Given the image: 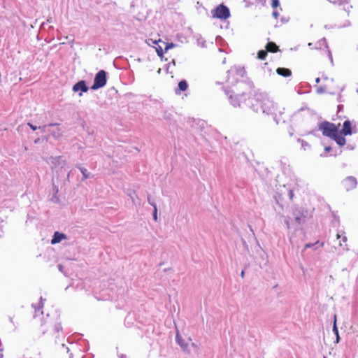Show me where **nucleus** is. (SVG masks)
Listing matches in <instances>:
<instances>
[{
  "label": "nucleus",
  "mask_w": 358,
  "mask_h": 358,
  "mask_svg": "<svg viewBox=\"0 0 358 358\" xmlns=\"http://www.w3.org/2000/svg\"><path fill=\"white\" fill-rule=\"evenodd\" d=\"M319 241H316L315 243H307L304 245V249L312 248L315 244H317Z\"/></svg>",
  "instance_id": "25"
},
{
  "label": "nucleus",
  "mask_w": 358,
  "mask_h": 358,
  "mask_svg": "<svg viewBox=\"0 0 358 358\" xmlns=\"http://www.w3.org/2000/svg\"><path fill=\"white\" fill-rule=\"evenodd\" d=\"M27 125H28V126H29V127H30L33 131H36V130L38 129V127H37L36 126H35V125L32 124H31V123H30V122H28V123H27Z\"/></svg>",
  "instance_id": "26"
},
{
  "label": "nucleus",
  "mask_w": 358,
  "mask_h": 358,
  "mask_svg": "<svg viewBox=\"0 0 358 358\" xmlns=\"http://www.w3.org/2000/svg\"><path fill=\"white\" fill-rule=\"evenodd\" d=\"M176 341H177L178 343L182 348L187 345H183L182 338L178 334H176Z\"/></svg>",
  "instance_id": "20"
},
{
  "label": "nucleus",
  "mask_w": 358,
  "mask_h": 358,
  "mask_svg": "<svg viewBox=\"0 0 358 358\" xmlns=\"http://www.w3.org/2000/svg\"><path fill=\"white\" fill-rule=\"evenodd\" d=\"M106 83V73L103 70L99 71L95 76L94 83L91 88L97 90L103 87Z\"/></svg>",
  "instance_id": "4"
},
{
  "label": "nucleus",
  "mask_w": 358,
  "mask_h": 358,
  "mask_svg": "<svg viewBox=\"0 0 358 358\" xmlns=\"http://www.w3.org/2000/svg\"><path fill=\"white\" fill-rule=\"evenodd\" d=\"M352 124L350 120H345L343 124V129L339 131L341 136L345 138V136H350L352 134Z\"/></svg>",
  "instance_id": "9"
},
{
  "label": "nucleus",
  "mask_w": 358,
  "mask_h": 358,
  "mask_svg": "<svg viewBox=\"0 0 358 358\" xmlns=\"http://www.w3.org/2000/svg\"><path fill=\"white\" fill-rule=\"evenodd\" d=\"M280 120H282V122H285V120H284V118H282V119H278V120H277V122L280 121Z\"/></svg>",
  "instance_id": "30"
},
{
  "label": "nucleus",
  "mask_w": 358,
  "mask_h": 358,
  "mask_svg": "<svg viewBox=\"0 0 358 358\" xmlns=\"http://www.w3.org/2000/svg\"><path fill=\"white\" fill-rule=\"evenodd\" d=\"M334 4H336L339 6H342L343 10L346 13H350V9L352 8L350 4V0H328Z\"/></svg>",
  "instance_id": "8"
},
{
  "label": "nucleus",
  "mask_w": 358,
  "mask_h": 358,
  "mask_svg": "<svg viewBox=\"0 0 358 358\" xmlns=\"http://www.w3.org/2000/svg\"><path fill=\"white\" fill-rule=\"evenodd\" d=\"M80 170L81 171V173H83V178L85 179L89 177L88 174H87V170L85 168H80Z\"/></svg>",
  "instance_id": "21"
},
{
  "label": "nucleus",
  "mask_w": 358,
  "mask_h": 358,
  "mask_svg": "<svg viewBox=\"0 0 358 358\" xmlns=\"http://www.w3.org/2000/svg\"><path fill=\"white\" fill-rule=\"evenodd\" d=\"M73 90L74 92L81 90L83 92H86L88 90V87H87L85 82L84 80H81L73 86Z\"/></svg>",
  "instance_id": "10"
},
{
  "label": "nucleus",
  "mask_w": 358,
  "mask_h": 358,
  "mask_svg": "<svg viewBox=\"0 0 358 358\" xmlns=\"http://www.w3.org/2000/svg\"><path fill=\"white\" fill-rule=\"evenodd\" d=\"M340 124L336 125L334 123L324 121L319 124V130L323 136L334 140L338 145L343 146L346 143V140L341 136L338 130Z\"/></svg>",
  "instance_id": "1"
},
{
  "label": "nucleus",
  "mask_w": 358,
  "mask_h": 358,
  "mask_svg": "<svg viewBox=\"0 0 358 358\" xmlns=\"http://www.w3.org/2000/svg\"><path fill=\"white\" fill-rule=\"evenodd\" d=\"M175 44L171 43H166L165 47V51L166 52L168 50L175 47Z\"/></svg>",
  "instance_id": "22"
},
{
  "label": "nucleus",
  "mask_w": 358,
  "mask_h": 358,
  "mask_svg": "<svg viewBox=\"0 0 358 358\" xmlns=\"http://www.w3.org/2000/svg\"><path fill=\"white\" fill-rule=\"evenodd\" d=\"M65 238H66V235L64 234L59 233L58 231H55L54 234L53 238L51 240V243L55 244V243H59L60 241H62L63 239H65Z\"/></svg>",
  "instance_id": "11"
},
{
  "label": "nucleus",
  "mask_w": 358,
  "mask_h": 358,
  "mask_svg": "<svg viewBox=\"0 0 358 358\" xmlns=\"http://www.w3.org/2000/svg\"><path fill=\"white\" fill-rule=\"evenodd\" d=\"M317 92L320 94H334L336 90V85L333 79L327 77L316 78Z\"/></svg>",
  "instance_id": "2"
},
{
  "label": "nucleus",
  "mask_w": 358,
  "mask_h": 358,
  "mask_svg": "<svg viewBox=\"0 0 358 358\" xmlns=\"http://www.w3.org/2000/svg\"><path fill=\"white\" fill-rule=\"evenodd\" d=\"M213 18L225 20L230 17V10L224 3H221L211 10Z\"/></svg>",
  "instance_id": "3"
},
{
  "label": "nucleus",
  "mask_w": 358,
  "mask_h": 358,
  "mask_svg": "<svg viewBox=\"0 0 358 358\" xmlns=\"http://www.w3.org/2000/svg\"><path fill=\"white\" fill-rule=\"evenodd\" d=\"M333 330L335 332V334H336V336H337L336 339H337V342H338V340H339V336H338V329H337V327H336V319L334 320V324Z\"/></svg>",
  "instance_id": "18"
},
{
  "label": "nucleus",
  "mask_w": 358,
  "mask_h": 358,
  "mask_svg": "<svg viewBox=\"0 0 358 358\" xmlns=\"http://www.w3.org/2000/svg\"><path fill=\"white\" fill-rule=\"evenodd\" d=\"M315 49L318 50L317 55L320 57L326 58L331 56V52L325 41L320 42L318 46H315Z\"/></svg>",
  "instance_id": "7"
},
{
  "label": "nucleus",
  "mask_w": 358,
  "mask_h": 358,
  "mask_svg": "<svg viewBox=\"0 0 358 358\" xmlns=\"http://www.w3.org/2000/svg\"><path fill=\"white\" fill-rule=\"evenodd\" d=\"M188 85L186 80H182L178 83V92L176 90V93H179L180 92H184L187 89Z\"/></svg>",
  "instance_id": "14"
},
{
  "label": "nucleus",
  "mask_w": 358,
  "mask_h": 358,
  "mask_svg": "<svg viewBox=\"0 0 358 358\" xmlns=\"http://www.w3.org/2000/svg\"><path fill=\"white\" fill-rule=\"evenodd\" d=\"M153 217H154V219L156 220L157 218V208L156 206H155V210H154V215H153Z\"/></svg>",
  "instance_id": "28"
},
{
  "label": "nucleus",
  "mask_w": 358,
  "mask_h": 358,
  "mask_svg": "<svg viewBox=\"0 0 358 358\" xmlns=\"http://www.w3.org/2000/svg\"><path fill=\"white\" fill-rule=\"evenodd\" d=\"M280 6V2L278 0H271V6L273 8L275 9Z\"/></svg>",
  "instance_id": "19"
},
{
  "label": "nucleus",
  "mask_w": 358,
  "mask_h": 358,
  "mask_svg": "<svg viewBox=\"0 0 358 358\" xmlns=\"http://www.w3.org/2000/svg\"><path fill=\"white\" fill-rule=\"evenodd\" d=\"M267 50H259L257 53V58L261 59V60H263V59H265V58L267 56Z\"/></svg>",
  "instance_id": "16"
},
{
  "label": "nucleus",
  "mask_w": 358,
  "mask_h": 358,
  "mask_svg": "<svg viewBox=\"0 0 358 358\" xmlns=\"http://www.w3.org/2000/svg\"><path fill=\"white\" fill-rule=\"evenodd\" d=\"M336 238L338 239H340L341 238L342 239V242L341 241H339V246L340 247H347V244H346V242H347V237L344 235H341L339 234H337L336 235Z\"/></svg>",
  "instance_id": "15"
},
{
  "label": "nucleus",
  "mask_w": 358,
  "mask_h": 358,
  "mask_svg": "<svg viewBox=\"0 0 358 358\" xmlns=\"http://www.w3.org/2000/svg\"><path fill=\"white\" fill-rule=\"evenodd\" d=\"M289 199H290L291 200H292V199H293V197H294L293 190H292V189H291V190H289Z\"/></svg>",
  "instance_id": "27"
},
{
  "label": "nucleus",
  "mask_w": 358,
  "mask_h": 358,
  "mask_svg": "<svg viewBox=\"0 0 358 358\" xmlns=\"http://www.w3.org/2000/svg\"><path fill=\"white\" fill-rule=\"evenodd\" d=\"M276 73L283 77H289L292 75V71L289 69L279 67L276 69Z\"/></svg>",
  "instance_id": "13"
},
{
  "label": "nucleus",
  "mask_w": 358,
  "mask_h": 358,
  "mask_svg": "<svg viewBox=\"0 0 358 358\" xmlns=\"http://www.w3.org/2000/svg\"><path fill=\"white\" fill-rule=\"evenodd\" d=\"M272 16L277 20L280 16V13L278 10H274L272 13Z\"/></svg>",
  "instance_id": "24"
},
{
  "label": "nucleus",
  "mask_w": 358,
  "mask_h": 358,
  "mask_svg": "<svg viewBox=\"0 0 358 358\" xmlns=\"http://www.w3.org/2000/svg\"><path fill=\"white\" fill-rule=\"evenodd\" d=\"M343 188L349 192L356 188L357 185V179L352 176L347 177L342 182Z\"/></svg>",
  "instance_id": "6"
},
{
  "label": "nucleus",
  "mask_w": 358,
  "mask_h": 358,
  "mask_svg": "<svg viewBox=\"0 0 358 358\" xmlns=\"http://www.w3.org/2000/svg\"><path fill=\"white\" fill-rule=\"evenodd\" d=\"M323 358H326L325 357H324Z\"/></svg>",
  "instance_id": "31"
},
{
  "label": "nucleus",
  "mask_w": 358,
  "mask_h": 358,
  "mask_svg": "<svg viewBox=\"0 0 358 358\" xmlns=\"http://www.w3.org/2000/svg\"><path fill=\"white\" fill-rule=\"evenodd\" d=\"M266 50L267 52L272 53H275L280 50L279 47L274 42H268L266 45Z\"/></svg>",
  "instance_id": "12"
},
{
  "label": "nucleus",
  "mask_w": 358,
  "mask_h": 358,
  "mask_svg": "<svg viewBox=\"0 0 358 358\" xmlns=\"http://www.w3.org/2000/svg\"><path fill=\"white\" fill-rule=\"evenodd\" d=\"M156 50H157V55L159 57H162L164 55V51L161 47H159L158 48H157Z\"/></svg>",
  "instance_id": "23"
},
{
  "label": "nucleus",
  "mask_w": 358,
  "mask_h": 358,
  "mask_svg": "<svg viewBox=\"0 0 358 358\" xmlns=\"http://www.w3.org/2000/svg\"><path fill=\"white\" fill-rule=\"evenodd\" d=\"M295 220L299 224H301V223L304 222L305 216L304 215L299 216L298 215H296Z\"/></svg>",
  "instance_id": "17"
},
{
  "label": "nucleus",
  "mask_w": 358,
  "mask_h": 358,
  "mask_svg": "<svg viewBox=\"0 0 358 358\" xmlns=\"http://www.w3.org/2000/svg\"><path fill=\"white\" fill-rule=\"evenodd\" d=\"M244 273H244V271H242V272H241V277H242V278H243V276H244Z\"/></svg>",
  "instance_id": "29"
},
{
  "label": "nucleus",
  "mask_w": 358,
  "mask_h": 358,
  "mask_svg": "<svg viewBox=\"0 0 358 358\" xmlns=\"http://www.w3.org/2000/svg\"><path fill=\"white\" fill-rule=\"evenodd\" d=\"M230 103L235 108L241 107V104L245 103L247 100V95L242 94H231L229 96Z\"/></svg>",
  "instance_id": "5"
}]
</instances>
